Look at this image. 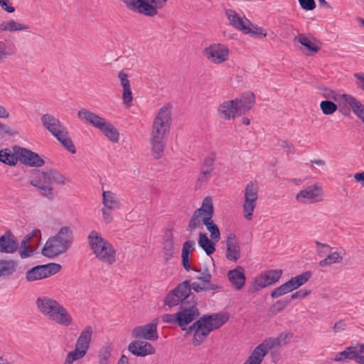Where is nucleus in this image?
<instances>
[{
    "instance_id": "f257e3e1",
    "label": "nucleus",
    "mask_w": 364,
    "mask_h": 364,
    "mask_svg": "<svg viewBox=\"0 0 364 364\" xmlns=\"http://www.w3.org/2000/svg\"><path fill=\"white\" fill-rule=\"evenodd\" d=\"M228 319L229 314L228 313L220 312L204 315L188 328L186 334H190L191 331H194L192 344L194 346H198L205 341L211 331L221 327Z\"/></svg>"
},
{
    "instance_id": "f03ea898",
    "label": "nucleus",
    "mask_w": 364,
    "mask_h": 364,
    "mask_svg": "<svg viewBox=\"0 0 364 364\" xmlns=\"http://www.w3.org/2000/svg\"><path fill=\"white\" fill-rule=\"evenodd\" d=\"M87 241L92 254L100 262L111 266L117 262L116 250L100 232L92 230L87 236Z\"/></svg>"
},
{
    "instance_id": "7ed1b4c3",
    "label": "nucleus",
    "mask_w": 364,
    "mask_h": 364,
    "mask_svg": "<svg viewBox=\"0 0 364 364\" xmlns=\"http://www.w3.org/2000/svg\"><path fill=\"white\" fill-rule=\"evenodd\" d=\"M73 233L68 226L62 227L56 235L50 237L42 249V254L49 258H54L65 253L71 247Z\"/></svg>"
},
{
    "instance_id": "20e7f679",
    "label": "nucleus",
    "mask_w": 364,
    "mask_h": 364,
    "mask_svg": "<svg viewBox=\"0 0 364 364\" xmlns=\"http://www.w3.org/2000/svg\"><path fill=\"white\" fill-rule=\"evenodd\" d=\"M41 119L44 128L48 130L68 151L72 154L76 152L68 131L58 119L50 114H45Z\"/></svg>"
},
{
    "instance_id": "39448f33",
    "label": "nucleus",
    "mask_w": 364,
    "mask_h": 364,
    "mask_svg": "<svg viewBox=\"0 0 364 364\" xmlns=\"http://www.w3.org/2000/svg\"><path fill=\"white\" fill-rule=\"evenodd\" d=\"M291 338V335L290 333H280L275 338L264 340L253 350L250 356L243 364H261L264 357L272 347L285 345Z\"/></svg>"
},
{
    "instance_id": "423d86ee",
    "label": "nucleus",
    "mask_w": 364,
    "mask_h": 364,
    "mask_svg": "<svg viewBox=\"0 0 364 364\" xmlns=\"http://www.w3.org/2000/svg\"><path fill=\"white\" fill-rule=\"evenodd\" d=\"M166 2L167 0H124L129 9L149 17L155 16Z\"/></svg>"
},
{
    "instance_id": "0eeeda50",
    "label": "nucleus",
    "mask_w": 364,
    "mask_h": 364,
    "mask_svg": "<svg viewBox=\"0 0 364 364\" xmlns=\"http://www.w3.org/2000/svg\"><path fill=\"white\" fill-rule=\"evenodd\" d=\"M213 214L214 207L212 199L207 196L203 199L201 207L193 212L188 223V228L191 230L196 229L213 218Z\"/></svg>"
},
{
    "instance_id": "6e6552de",
    "label": "nucleus",
    "mask_w": 364,
    "mask_h": 364,
    "mask_svg": "<svg viewBox=\"0 0 364 364\" xmlns=\"http://www.w3.org/2000/svg\"><path fill=\"white\" fill-rule=\"evenodd\" d=\"M194 297L191 292V281L186 280L168 292L164 299V304L173 307L180 303L188 302L189 298L193 299Z\"/></svg>"
},
{
    "instance_id": "1a4fd4ad",
    "label": "nucleus",
    "mask_w": 364,
    "mask_h": 364,
    "mask_svg": "<svg viewBox=\"0 0 364 364\" xmlns=\"http://www.w3.org/2000/svg\"><path fill=\"white\" fill-rule=\"evenodd\" d=\"M171 106L165 105L159 110L154 119L151 134L166 136L169 133L171 124Z\"/></svg>"
},
{
    "instance_id": "9d476101",
    "label": "nucleus",
    "mask_w": 364,
    "mask_h": 364,
    "mask_svg": "<svg viewBox=\"0 0 364 364\" xmlns=\"http://www.w3.org/2000/svg\"><path fill=\"white\" fill-rule=\"evenodd\" d=\"M62 267L57 263L37 265L28 269L26 273V279L33 282L43 279L58 273Z\"/></svg>"
},
{
    "instance_id": "9b49d317",
    "label": "nucleus",
    "mask_w": 364,
    "mask_h": 364,
    "mask_svg": "<svg viewBox=\"0 0 364 364\" xmlns=\"http://www.w3.org/2000/svg\"><path fill=\"white\" fill-rule=\"evenodd\" d=\"M230 50L228 46L222 43H212L203 50L205 58L213 64H222L228 60Z\"/></svg>"
},
{
    "instance_id": "f8f14e48",
    "label": "nucleus",
    "mask_w": 364,
    "mask_h": 364,
    "mask_svg": "<svg viewBox=\"0 0 364 364\" xmlns=\"http://www.w3.org/2000/svg\"><path fill=\"white\" fill-rule=\"evenodd\" d=\"M257 187L252 183H248L245 188V200L242 205L244 217L246 220H250L256 207L257 200Z\"/></svg>"
},
{
    "instance_id": "ddd939ff",
    "label": "nucleus",
    "mask_w": 364,
    "mask_h": 364,
    "mask_svg": "<svg viewBox=\"0 0 364 364\" xmlns=\"http://www.w3.org/2000/svg\"><path fill=\"white\" fill-rule=\"evenodd\" d=\"M14 150L19 156V161L31 167H41L44 165V160L36 153L26 148L14 146Z\"/></svg>"
},
{
    "instance_id": "4468645a",
    "label": "nucleus",
    "mask_w": 364,
    "mask_h": 364,
    "mask_svg": "<svg viewBox=\"0 0 364 364\" xmlns=\"http://www.w3.org/2000/svg\"><path fill=\"white\" fill-rule=\"evenodd\" d=\"M282 271L274 269L266 272L255 279V284L249 289V292H255L262 288L267 287L277 282L281 277Z\"/></svg>"
},
{
    "instance_id": "2eb2a0df",
    "label": "nucleus",
    "mask_w": 364,
    "mask_h": 364,
    "mask_svg": "<svg viewBox=\"0 0 364 364\" xmlns=\"http://www.w3.org/2000/svg\"><path fill=\"white\" fill-rule=\"evenodd\" d=\"M132 336L134 338L156 341L159 338L157 333V321L154 320L144 326H136L132 331Z\"/></svg>"
},
{
    "instance_id": "dca6fc26",
    "label": "nucleus",
    "mask_w": 364,
    "mask_h": 364,
    "mask_svg": "<svg viewBox=\"0 0 364 364\" xmlns=\"http://www.w3.org/2000/svg\"><path fill=\"white\" fill-rule=\"evenodd\" d=\"M34 180L36 183H39L40 186H50L53 182L59 185H65L70 182L68 178L53 169L38 172V177Z\"/></svg>"
},
{
    "instance_id": "f3484780",
    "label": "nucleus",
    "mask_w": 364,
    "mask_h": 364,
    "mask_svg": "<svg viewBox=\"0 0 364 364\" xmlns=\"http://www.w3.org/2000/svg\"><path fill=\"white\" fill-rule=\"evenodd\" d=\"M322 189L318 183L307 187L306 189L300 191L296 196V199L302 203L307 201L311 203L322 200Z\"/></svg>"
},
{
    "instance_id": "a211bd4d",
    "label": "nucleus",
    "mask_w": 364,
    "mask_h": 364,
    "mask_svg": "<svg viewBox=\"0 0 364 364\" xmlns=\"http://www.w3.org/2000/svg\"><path fill=\"white\" fill-rule=\"evenodd\" d=\"M225 16L228 20L229 25L242 33H250L252 23L247 18H242L235 10L226 9Z\"/></svg>"
},
{
    "instance_id": "6ab92c4d",
    "label": "nucleus",
    "mask_w": 364,
    "mask_h": 364,
    "mask_svg": "<svg viewBox=\"0 0 364 364\" xmlns=\"http://www.w3.org/2000/svg\"><path fill=\"white\" fill-rule=\"evenodd\" d=\"M226 251L225 257L232 262L237 261L241 256L240 246L238 239L235 233L230 232L227 235L225 240Z\"/></svg>"
},
{
    "instance_id": "aec40b11",
    "label": "nucleus",
    "mask_w": 364,
    "mask_h": 364,
    "mask_svg": "<svg viewBox=\"0 0 364 364\" xmlns=\"http://www.w3.org/2000/svg\"><path fill=\"white\" fill-rule=\"evenodd\" d=\"M36 305L40 311L50 320L62 304L53 299L43 296L37 299Z\"/></svg>"
},
{
    "instance_id": "412c9836",
    "label": "nucleus",
    "mask_w": 364,
    "mask_h": 364,
    "mask_svg": "<svg viewBox=\"0 0 364 364\" xmlns=\"http://www.w3.org/2000/svg\"><path fill=\"white\" fill-rule=\"evenodd\" d=\"M177 316L178 325L181 328V330H186V326L199 316V311L196 306V302L193 301V304L188 308H185L177 312Z\"/></svg>"
},
{
    "instance_id": "4be33fe9",
    "label": "nucleus",
    "mask_w": 364,
    "mask_h": 364,
    "mask_svg": "<svg viewBox=\"0 0 364 364\" xmlns=\"http://www.w3.org/2000/svg\"><path fill=\"white\" fill-rule=\"evenodd\" d=\"M237 100L225 101L218 107V112L220 118L226 120L235 119L237 116L242 115L240 114L239 109L237 106Z\"/></svg>"
},
{
    "instance_id": "5701e85b",
    "label": "nucleus",
    "mask_w": 364,
    "mask_h": 364,
    "mask_svg": "<svg viewBox=\"0 0 364 364\" xmlns=\"http://www.w3.org/2000/svg\"><path fill=\"white\" fill-rule=\"evenodd\" d=\"M128 350L134 355L144 357L155 353L154 347L144 341H134L128 346Z\"/></svg>"
},
{
    "instance_id": "b1692460",
    "label": "nucleus",
    "mask_w": 364,
    "mask_h": 364,
    "mask_svg": "<svg viewBox=\"0 0 364 364\" xmlns=\"http://www.w3.org/2000/svg\"><path fill=\"white\" fill-rule=\"evenodd\" d=\"M165 135L152 134L150 136L151 152L154 159H161L166 145Z\"/></svg>"
},
{
    "instance_id": "393cba45",
    "label": "nucleus",
    "mask_w": 364,
    "mask_h": 364,
    "mask_svg": "<svg viewBox=\"0 0 364 364\" xmlns=\"http://www.w3.org/2000/svg\"><path fill=\"white\" fill-rule=\"evenodd\" d=\"M77 117L85 123L92 125L100 130L107 123V121L104 118L84 108L78 111Z\"/></svg>"
},
{
    "instance_id": "a878e982",
    "label": "nucleus",
    "mask_w": 364,
    "mask_h": 364,
    "mask_svg": "<svg viewBox=\"0 0 364 364\" xmlns=\"http://www.w3.org/2000/svg\"><path fill=\"white\" fill-rule=\"evenodd\" d=\"M215 156L212 154L204 159L203 165L200 168V172L197 178V185L201 186L207 183L210 177V174L213 170Z\"/></svg>"
},
{
    "instance_id": "bb28decb",
    "label": "nucleus",
    "mask_w": 364,
    "mask_h": 364,
    "mask_svg": "<svg viewBox=\"0 0 364 364\" xmlns=\"http://www.w3.org/2000/svg\"><path fill=\"white\" fill-rule=\"evenodd\" d=\"M18 247V243L11 232H6L0 237V252L13 254Z\"/></svg>"
},
{
    "instance_id": "cd10ccee",
    "label": "nucleus",
    "mask_w": 364,
    "mask_h": 364,
    "mask_svg": "<svg viewBox=\"0 0 364 364\" xmlns=\"http://www.w3.org/2000/svg\"><path fill=\"white\" fill-rule=\"evenodd\" d=\"M341 99L350 107L353 112L364 124V105L354 97L347 94L341 95Z\"/></svg>"
},
{
    "instance_id": "c85d7f7f",
    "label": "nucleus",
    "mask_w": 364,
    "mask_h": 364,
    "mask_svg": "<svg viewBox=\"0 0 364 364\" xmlns=\"http://www.w3.org/2000/svg\"><path fill=\"white\" fill-rule=\"evenodd\" d=\"M228 277L236 289L240 290L245 286L246 277L242 267L238 266L235 269L228 271Z\"/></svg>"
},
{
    "instance_id": "c756f323",
    "label": "nucleus",
    "mask_w": 364,
    "mask_h": 364,
    "mask_svg": "<svg viewBox=\"0 0 364 364\" xmlns=\"http://www.w3.org/2000/svg\"><path fill=\"white\" fill-rule=\"evenodd\" d=\"M92 335V328L91 326H87L80 334L77 339L75 348L86 354L91 342Z\"/></svg>"
},
{
    "instance_id": "7c9ffc66",
    "label": "nucleus",
    "mask_w": 364,
    "mask_h": 364,
    "mask_svg": "<svg viewBox=\"0 0 364 364\" xmlns=\"http://www.w3.org/2000/svg\"><path fill=\"white\" fill-rule=\"evenodd\" d=\"M50 321L62 326H69L73 323V318L68 311L61 305Z\"/></svg>"
},
{
    "instance_id": "2f4dec72",
    "label": "nucleus",
    "mask_w": 364,
    "mask_h": 364,
    "mask_svg": "<svg viewBox=\"0 0 364 364\" xmlns=\"http://www.w3.org/2000/svg\"><path fill=\"white\" fill-rule=\"evenodd\" d=\"M364 353V344L359 346L358 349L355 346H350L345 350L336 354L335 357L336 361H342L347 360H355L357 361L358 355Z\"/></svg>"
},
{
    "instance_id": "473e14b6",
    "label": "nucleus",
    "mask_w": 364,
    "mask_h": 364,
    "mask_svg": "<svg viewBox=\"0 0 364 364\" xmlns=\"http://www.w3.org/2000/svg\"><path fill=\"white\" fill-rule=\"evenodd\" d=\"M173 234L171 230L166 231L163 242L164 259L168 262L173 257L174 251Z\"/></svg>"
},
{
    "instance_id": "72a5a7b5",
    "label": "nucleus",
    "mask_w": 364,
    "mask_h": 364,
    "mask_svg": "<svg viewBox=\"0 0 364 364\" xmlns=\"http://www.w3.org/2000/svg\"><path fill=\"white\" fill-rule=\"evenodd\" d=\"M237 106L239 109L240 114H243L248 112L255 102V95L252 92H246L240 96V98H236Z\"/></svg>"
},
{
    "instance_id": "f704fd0d",
    "label": "nucleus",
    "mask_w": 364,
    "mask_h": 364,
    "mask_svg": "<svg viewBox=\"0 0 364 364\" xmlns=\"http://www.w3.org/2000/svg\"><path fill=\"white\" fill-rule=\"evenodd\" d=\"M18 267L16 261L13 259H0V279L13 275Z\"/></svg>"
},
{
    "instance_id": "c9c22d12",
    "label": "nucleus",
    "mask_w": 364,
    "mask_h": 364,
    "mask_svg": "<svg viewBox=\"0 0 364 364\" xmlns=\"http://www.w3.org/2000/svg\"><path fill=\"white\" fill-rule=\"evenodd\" d=\"M102 204L103 207L114 210L120 208V202L117 195L109 191H103Z\"/></svg>"
},
{
    "instance_id": "e433bc0d",
    "label": "nucleus",
    "mask_w": 364,
    "mask_h": 364,
    "mask_svg": "<svg viewBox=\"0 0 364 364\" xmlns=\"http://www.w3.org/2000/svg\"><path fill=\"white\" fill-rule=\"evenodd\" d=\"M198 245L205 251L208 255H210L215 251L216 242L213 241L212 238H208L207 235L203 232H200L198 235Z\"/></svg>"
},
{
    "instance_id": "4c0bfd02",
    "label": "nucleus",
    "mask_w": 364,
    "mask_h": 364,
    "mask_svg": "<svg viewBox=\"0 0 364 364\" xmlns=\"http://www.w3.org/2000/svg\"><path fill=\"white\" fill-rule=\"evenodd\" d=\"M19 161V156L14 150L12 152L9 149L0 150V161L9 166H14Z\"/></svg>"
},
{
    "instance_id": "58836bf2",
    "label": "nucleus",
    "mask_w": 364,
    "mask_h": 364,
    "mask_svg": "<svg viewBox=\"0 0 364 364\" xmlns=\"http://www.w3.org/2000/svg\"><path fill=\"white\" fill-rule=\"evenodd\" d=\"M346 254V253L344 250L343 252H333L329 254L326 258L321 260L318 262V264L320 267H323L330 266L333 264L341 263L343 261Z\"/></svg>"
},
{
    "instance_id": "ea45409f",
    "label": "nucleus",
    "mask_w": 364,
    "mask_h": 364,
    "mask_svg": "<svg viewBox=\"0 0 364 364\" xmlns=\"http://www.w3.org/2000/svg\"><path fill=\"white\" fill-rule=\"evenodd\" d=\"M311 277V272L309 271L305 272L287 281L291 289L293 290L298 289L301 285L306 283Z\"/></svg>"
},
{
    "instance_id": "a19ab883",
    "label": "nucleus",
    "mask_w": 364,
    "mask_h": 364,
    "mask_svg": "<svg viewBox=\"0 0 364 364\" xmlns=\"http://www.w3.org/2000/svg\"><path fill=\"white\" fill-rule=\"evenodd\" d=\"M113 346L111 343H106L98 351L97 364H109Z\"/></svg>"
},
{
    "instance_id": "79ce46f5",
    "label": "nucleus",
    "mask_w": 364,
    "mask_h": 364,
    "mask_svg": "<svg viewBox=\"0 0 364 364\" xmlns=\"http://www.w3.org/2000/svg\"><path fill=\"white\" fill-rule=\"evenodd\" d=\"M28 26L27 25L20 23L14 20L9 21H3L0 23V30L2 31L14 32L17 31L27 30Z\"/></svg>"
},
{
    "instance_id": "37998d69",
    "label": "nucleus",
    "mask_w": 364,
    "mask_h": 364,
    "mask_svg": "<svg viewBox=\"0 0 364 364\" xmlns=\"http://www.w3.org/2000/svg\"><path fill=\"white\" fill-rule=\"evenodd\" d=\"M100 131L113 143L119 141V134L117 129L111 124L107 122Z\"/></svg>"
},
{
    "instance_id": "c03bdc74",
    "label": "nucleus",
    "mask_w": 364,
    "mask_h": 364,
    "mask_svg": "<svg viewBox=\"0 0 364 364\" xmlns=\"http://www.w3.org/2000/svg\"><path fill=\"white\" fill-rule=\"evenodd\" d=\"M29 183L32 186L36 187L41 192L42 196L48 198V200H53L54 198L53 188L51 185L40 186V183H36L35 180H31Z\"/></svg>"
},
{
    "instance_id": "a18cd8bd",
    "label": "nucleus",
    "mask_w": 364,
    "mask_h": 364,
    "mask_svg": "<svg viewBox=\"0 0 364 364\" xmlns=\"http://www.w3.org/2000/svg\"><path fill=\"white\" fill-rule=\"evenodd\" d=\"M294 41H298L309 50L314 53H317L320 50V47L314 43L309 38L306 37L304 34H299L294 38Z\"/></svg>"
},
{
    "instance_id": "49530a36",
    "label": "nucleus",
    "mask_w": 364,
    "mask_h": 364,
    "mask_svg": "<svg viewBox=\"0 0 364 364\" xmlns=\"http://www.w3.org/2000/svg\"><path fill=\"white\" fill-rule=\"evenodd\" d=\"M206 226L207 230L210 232V237L213 241L218 242L220 239V232L219 228L214 221L210 218L208 223L204 224Z\"/></svg>"
},
{
    "instance_id": "de8ad7c7",
    "label": "nucleus",
    "mask_w": 364,
    "mask_h": 364,
    "mask_svg": "<svg viewBox=\"0 0 364 364\" xmlns=\"http://www.w3.org/2000/svg\"><path fill=\"white\" fill-rule=\"evenodd\" d=\"M193 270L200 272V274L196 277V278L201 282L202 284L208 285H218V284H212L210 282L212 275L210 273V271L208 268H204L203 272H200V269H197L196 268H193Z\"/></svg>"
},
{
    "instance_id": "09e8293b",
    "label": "nucleus",
    "mask_w": 364,
    "mask_h": 364,
    "mask_svg": "<svg viewBox=\"0 0 364 364\" xmlns=\"http://www.w3.org/2000/svg\"><path fill=\"white\" fill-rule=\"evenodd\" d=\"M320 108L325 115L333 114L338 109L336 103L330 100L322 101L320 104Z\"/></svg>"
},
{
    "instance_id": "8fccbe9b",
    "label": "nucleus",
    "mask_w": 364,
    "mask_h": 364,
    "mask_svg": "<svg viewBox=\"0 0 364 364\" xmlns=\"http://www.w3.org/2000/svg\"><path fill=\"white\" fill-rule=\"evenodd\" d=\"M31 239V235H26V237L21 241V245L19 247V255L20 257L23 259L29 257L33 255V252L32 250H30L27 242Z\"/></svg>"
},
{
    "instance_id": "3c124183",
    "label": "nucleus",
    "mask_w": 364,
    "mask_h": 364,
    "mask_svg": "<svg viewBox=\"0 0 364 364\" xmlns=\"http://www.w3.org/2000/svg\"><path fill=\"white\" fill-rule=\"evenodd\" d=\"M85 355L86 354H83L82 351L75 348L67 354L64 360V364H73L75 361L84 358Z\"/></svg>"
},
{
    "instance_id": "603ef678",
    "label": "nucleus",
    "mask_w": 364,
    "mask_h": 364,
    "mask_svg": "<svg viewBox=\"0 0 364 364\" xmlns=\"http://www.w3.org/2000/svg\"><path fill=\"white\" fill-rule=\"evenodd\" d=\"M193 289L196 292H202L208 290H218L221 289L220 285H205L198 282L191 283V289Z\"/></svg>"
},
{
    "instance_id": "864d4df0",
    "label": "nucleus",
    "mask_w": 364,
    "mask_h": 364,
    "mask_svg": "<svg viewBox=\"0 0 364 364\" xmlns=\"http://www.w3.org/2000/svg\"><path fill=\"white\" fill-rule=\"evenodd\" d=\"M291 291H292V289H291L290 286L287 282L284 284L279 286V287L274 289L271 293V296L272 298H277Z\"/></svg>"
},
{
    "instance_id": "5fc2aeb1",
    "label": "nucleus",
    "mask_w": 364,
    "mask_h": 364,
    "mask_svg": "<svg viewBox=\"0 0 364 364\" xmlns=\"http://www.w3.org/2000/svg\"><path fill=\"white\" fill-rule=\"evenodd\" d=\"M13 53V50L8 48L5 43L0 41V63H2L8 56Z\"/></svg>"
},
{
    "instance_id": "6e6d98bb",
    "label": "nucleus",
    "mask_w": 364,
    "mask_h": 364,
    "mask_svg": "<svg viewBox=\"0 0 364 364\" xmlns=\"http://www.w3.org/2000/svg\"><path fill=\"white\" fill-rule=\"evenodd\" d=\"M250 33H244L245 34H250L251 36H262L266 37L267 36V32L264 29H263L262 27H259L256 25H250Z\"/></svg>"
},
{
    "instance_id": "4d7b16f0",
    "label": "nucleus",
    "mask_w": 364,
    "mask_h": 364,
    "mask_svg": "<svg viewBox=\"0 0 364 364\" xmlns=\"http://www.w3.org/2000/svg\"><path fill=\"white\" fill-rule=\"evenodd\" d=\"M196 242L194 240H188L183 244L181 255L189 257V255L194 250Z\"/></svg>"
},
{
    "instance_id": "13d9d810",
    "label": "nucleus",
    "mask_w": 364,
    "mask_h": 364,
    "mask_svg": "<svg viewBox=\"0 0 364 364\" xmlns=\"http://www.w3.org/2000/svg\"><path fill=\"white\" fill-rule=\"evenodd\" d=\"M122 99L126 105H131L133 100L131 87L123 88Z\"/></svg>"
},
{
    "instance_id": "bf43d9fd",
    "label": "nucleus",
    "mask_w": 364,
    "mask_h": 364,
    "mask_svg": "<svg viewBox=\"0 0 364 364\" xmlns=\"http://www.w3.org/2000/svg\"><path fill=\"white\" fill-rule=\"evenodd\" d=\"M291 299H285L284 301H277L272 306L276 313L283 311L290 303Z\"/></svg>"
},
{
    "instance_id": "052dcab7",
    "label": "nucleus",
    "mask_w": 364,
    "mask_h": 364,
    "mask_svg": "<svg viewBox=\"0 0 364 364\" xmlns=\"http://www.w3.org/2000/svg\"><path fill=\"white\" fill-rule=\"evenodd\" d=\"M14 136L16 134V132L13 131L9 126L0 122V138L4 137L6 135Z\"/></svg>"
},
{
    "instance_id": "680f3d73",
    "label": "nucleus",
    "mask_w": 364,
    "mask_h": 364,
    "mask_svg": "<svg viewBox=\"0 0 364 364\" xmlns=\"http://www.w3.org/2000/svg\"><path fill=\"white\" fill-rule=\"evenodd\" d=\"M112 209H109L105 207L102 208V219L107 224L110 223L114 219V217L112 214Z\"/></svg>"
},
{
    "instance_id": "e2e57ef3",
    "label": "nucleus",
    "mask_w": 364,
    "mask_h": 364,
    "mask_svg": "<svg viewBox=\"0 0 364 364\" xmlns=\"http://www.w3.org/2000/svg\"><path fill=\"white\" fill-rule=\"evenodd\" d=\"M301 7L304 10H313L316 7L314 0H298Z\"/></svg>"
},
{
    "instance_id": "0e129e2a",
    "label": "nucleus",
    "mask_w": 364,
    "mask_h": 364,
    "mask_svg": "<svg viewBox=\"0 0 364 364\" xmlns=\"http://www.w3.org/2000/svg\"><path fill=\"white\" fill-rule=\"evenodd\" d=\"M118 77L123 88L130 87V82L128 80V76L124 71H120L119 73Z\"/></svg>"
},
{
    "instance_id": "69168bd1",
    "label": "nucleus",
    "mask_w": 364,
    "mask_h": 364,
    "mask_svg": "<svg viewBox=\"0 0 364 364\" xmlns=\"http://www.w3.org/2000/svg\"><path fill=\"white\" fill-rule=\"evenodd\" d=\"M177 318H178L177 313L173 314H166L162 316V321L164 323H170V324L175 323H178Z\"/></svg>"
},
{
    "instance_id": "338daca9",
    "label": "nucleus",
    "mask_w": 364,
    "mask_h": 364,
    "mask_svg": "<svg viewBox=\"0 0 364 364\" xmlns=\"http://www.w3.org/2000/svg\"><path fill=\"white\" fill-rule=\"evenodd\" d=\"M311 293L310 291L306 289H301L299 291H297L292 294L289 298V299L293 300L298 298H304L305 296H308Z\"/></svg>"
},
{
    "instance_id": "774afa93",
    "label": "nucleus",
    "mask_w": 364,
    "mask_h": 364,
    "mask_svg": "<svg viewBox=\"0 0 364 364\" xmlns=\"http://www.w3.org/2000/svg\"><path fill=\"white\" fill-rule=\"evenodd\" d=\"M9 1L10 0H0V6L8 13H13L15 11V8L9 3Z\"/></svg>"
}]
</instances>
